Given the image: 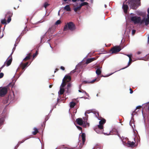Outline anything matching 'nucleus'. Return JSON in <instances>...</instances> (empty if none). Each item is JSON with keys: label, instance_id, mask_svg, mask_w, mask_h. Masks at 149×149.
<instances>
[{"label": "nucleus", "instance_id": "1", "mask_svg": "<svg viewBox=\"0 0 149 149\" xmlns=\"http://www.w3.org/2000/svg\"><path fill=\"white\" fill-rule=\"evenodd\" d=\"M19 38H17L16 39V43L14 45L15 47H14L12 49V52L11 54L10 55V56L6 59V61L4 62V64L1 67V69H2L5 66H6L8 67L10 65L12 60V58L11 55L13 53L14 50L15 49V47L17 46V45H16V44H17L18 43H19Z\"/></svg>", "mask_w": 149, "mask_h": 149}, {"label": "nucleus", "instance_id": "2", "mask_svg": "<svg viewBox=\"0 0 149 149\" xmlns=\"http://www.w3.org/2000/svg\"><path fill=\"white\" fill-rule=\"evenodd\" d=\"M127 3L130 8L134 9H136L141 3L140 0H129Z\"/></svg>", "mask_w": 149, "mask_h": 149}, {"label": "nucleus", "instance_id": "3", "mask_svg": "<svg viewBox=\"0 0 149 149\" xmlns=\"http://www.w3.org/2000/svg\"><path fill=\"white\" fill-rule=\"evenodd\" d=\"M76 29V26L74 23L72 22H70L65 24L64 26L63 31H66L70 30L71 31H74Z\"/></svg>", "mask_w": 149, "mask_h": 149}, {"label": "nucleus", "instance_id": "4", "mask_svg": "<svg viewBox=\"0 0 149 149\" xmlns=\"http://www.w3.org/2000/svg\"><path fill=\"white\" fill-rule=\"evenodd\" d=\"M98 119L100 120L99 121L97 128L95 129V131L98 134H102L103 132V125L105 123V120L104 119L101 120L99 118H98Z\"/></svg>", "mask_w": 149, "mask_h": 149}, {"label": "nucleus", "instance_id": "5", "mask_svg": "<svg viewBox=\"0 0 149 149\" xmlns=\"http://www.w3.org/2000/svg\"><path fill=\"white\" fill-rule=\"evenodd\" d=\"M131 15H132L130 19L131 21L134 24L140 23L141 24V17L140 16H137L135 14L131 13Z\"/></svg>", "mask_w": 149, "mask_h": 149}, {"label": "nucleus", "instance_id": "6", "mask_svg": "<svg viewBox=\"0 0 149 149\" xmlns=\"http://www.w3.org/2000/svg\"><path fill=\"white\" fill-rule=\"evenodd\" d=\"M66 85V84L64 81V79H63L62 83L60 86V91L58 92V96L57 99V101L58 102V100H59L61 98V97L59 95L63 94L65 90L63 88Z\"/></svg>", "mask_w": 149, "mask_h": 149}, {"label": "nucleus", "instance_id": "7", "mask_svg": "<svg viewBox=\"0 0 149 149\" xmlns=\"http://www.w3.org/2000/svg\"><path fill=\"white\" fill-rule=\"evenodd\" d=\"M76 121L78 125H82L84 127H86L87 126H89L88 123H87L86 124L85 119H84V121L81 118H79L76 119Z\"/></svg>", "mask_w": 149, "mask_h": 149}, {"label": "nucleus", "instance_id": "8", "mask_svg": "<svg viewBox=\"0 0 149 149\" xmlns=\"http://www.w3.org/2000/svg\"><path fill=\"white\" fill-rule=\"evenodd\" d=\"M8 91L7 87H0V96H2L5 95Z\"/></svg>", "mask_w": 149, "mask_h": 149}, {"label": "nucleus", "instance_id": "9", "mask_svg": "<svg viewBox=\"0 0 149 149\" xmlns=\"http://www.w3.org/2000/svg\"><path fill=\"white\" fill-rule=\"evenodd\" d=\"M123 143L124 145L126 146L127 147H130L132 148L134 147L135 146V142L132 141L131 142L130 141H128L127 143L123 141Z\"/></svg>", "mask_w": 149, "mask_h": 149}, {"label": "nucleus", "instance_id": "10", "mask_svg": "<svg viewBox=\"0 0 149 149\" xmlns=\"http://www.w3.org/2000/svg\"><path fill=\"white\" fill-rule=\"evenodd\" d=\"M143 22L146 25H147L149 24V15L147 14V17L143 18L142 19H141V24H142Z\"/></svg>", "mask_w": 149, "mask_h": 149}, {"label": "nucleus", "instance_id": "11", "mask_svg": "<svg viewBox=\"0 0 149 149\" xmlns=\"http://www.w3.org/2000/svg\"><path fill=\"white\" fill-rule=\"evenodd\" d=\"M91 112L93 113L95 115V116L96 117V118H97L98 119L99 118H98V117L99 116L98 113L97 111H93L92 110H87L86 111L85 113V116L86 117L88 116V115H87L86 114H88Z\"/></svg>", "mask_w": 149, "mask_h": 149}, {"label": "nucleus", "instance_id": "12", "mask_svg": "<svg viewBox=\"0 0 149 149\" xmlns=\"http://www.w3.org/2000/svg\"><path fill=\"white\" fill-rule=\"evenodd\" d=\"M121 50V49L119 47H114L111 49L112 53H114L119 52Z\"/></svg>", "mask_w": 149, "mask_h": 149}, {"label": "nucleus", "instance_id": "13", "mask_svg": "<svg viewBox=\"0 0 149 149\" xmlns=\"http://www.w3.org/2000/svg\"><path fill=\"white\" fill-rule=\"evenodd\" d=\"M64 81L66 83V82H69L71 80V77L68 75H65L63 78Z\"/></svg>", "mask_w": 149, "mask_h": 149}, {"label": "nucleus", "instance_id": "14", "mask_svg": "<svg viewBox=\"0 0 149 149\" xmlns=\"http://www.w3.org/2000/svg\"><path fill=\"white\" fill-rule=\"evenodd\" d=\"M122 8L124 10V13H126L128 8V6L127 5L123 4L122 6Z\"/></svg>", "mask_w": 149, "mask_h": 149}, {"label": "nucleus", "instance_id": "15", "mask_svg": "<svg viewBox=\"0 0 149 149\" xmlns=\"http://www.w3.org/2000/svg\"><path fill=\"white\" fill-rule=\"evenodd\" d=\"M101 67H97V69L96 71V73L97 75H99L101 73Z\"/></svg>", "mask_w": 149, "mask_h": 149}, {"label": "nucleus", "instance_id": "16", "mask_svg": "<svg viewBox=\"0 0 149 149\" xmlns=\"http://www.w3.org/2000/svg\"><path fill=\"white\" fill-rule=\"evenodd\" d=\"M95 58H88L87 59L86 63V64H88L92 62L93 61L95 60Z\"/></svg>", "mask_w": 149, "mask_h": 149}, {"label": "nucleus", "instance_id": "17", "mask_svg": "<svg viewBox=\"0 0 149 149\" xmlns=\"http://www.w3.org/2000/svg\"><path fill=\"white\" fill-rule=\"evenodd\" d=\"M64 9L67 11H71V8L69 5H67L65 6Z\"/></svg>", "mask_w": 149, "mask_h": 149}, {"label": "nucleus", "instance_id": "18", "mask_svg": "<svg viewBox=\"0 0 149 149\" xmlns=\"http://www.w3.org/2000/svg\"><path fill=\"white\" fill-rule=\"evenodd\" d=\"M81 137H82V143L83 144H84L85 141L86 135L84 133H82L81 134Z\"/></svg>", "mask_w": 149, "mask_h": 149}, {"label": "nucleus", "instance_id": "19", "mask_svg": "<svg viewBox=\"0 0 149 149\" xmlns=\"http://www.w3.org/2000/svg\"><path fill=\"white\" fill-rule=\"evenodd\" d=\"M71 86V84L70 83H69L67 85V88H66L67 89V92L69 93L70 92V88Z\"/></svg>", "mask_w": 149, "mask_h": 149}, {"label": "nucleus", "instance_id": "20", "mask_svg": "<svg viewBox=\"0 0 149 149\" xmlns=\"http://www.w3.org/2000/svg\"><path fill=\"white\" fill-rule=\"evenodd\" d=\"M8 99H10L11 102L13 101L14 99V94L13 93V95H9L8 96Z\"/></svg>", "mask_w": 149, "mask_h": 149}, {"label": "nucleus", "instance_id": "21", "mask_svg": "<svg viewBox=\"0 0 149 149\" xmlns=\"http://www.w3.org/2000/svg\"><path fill=\"white\" fill-rule=\"evenodd\" d=\"M143 107H145L149 110V102L143 104Z\"/></svg>", "mask_w": 149, "mask_h": 149}, {"label": "nucleus", "instance_id": "22", "mask_svg": "<svg viewBox=\"0 0 149 149\" xmlns=\"http://www.w3.org/2000/svg\"><path fill=\"white\" fill-rule=\"evenodd\" d=\"M31 54H29L28 55L26 56L23 59L24 60L26 61L30 59Z\"/></svg>", "mask_w": 149, "mask_h": 149}, {"label": "nucleus", "instance_id": "23", "mask_svg": "<svg viewBox=\"0 0 149 149\" xmlns=\"http://www.w3.org/2000/svg\"><path fill=\"white\" fill-rule=\"evenodd\" d=\"M34 131L32 132V134L33 135H36L38 132V130L37 128L35 127L34 128Z\"/></svg>", "mask_w": 149, "mask_h": 149}, {"label": "nucleus", "instance_id": "24", "mask_svg": "<svg viewBox=\"0 0 149 149\" xmlns=\"http://www.w3.org/2000/svg\"><path fill=\"white\" fill-rule=\"evenodd\" d=\"M88 3L87 2H82V3H81L80 5V6L81 7L82 6H85V5H88Z\"/></svg>", "mask_w": 149, "mask_h": 149}, {"label": "nucleus", "instance_id": "25", "mask_svg": "<svg viewBox=\"0 0 149 149\" xmlns=\"http://www.w3.org/2000/svg\"><path fill=\"white\" fill-rule=\"evenodd\" d=\"M28 63V62H27L24 64H23V63L22 62L20 64V65L22 66L23 67H24V68H25L26 67H27V65Z\"/></svg>", "mask_w": 149, "mask_h": 149}, {"label": "nucleus", "instance_id": "26", "mask_svg": "<svg viewBox=\"0 0 149 149\" xmlns=\"http://www.w3.org/2000/svg\"><path fill=\"white\" fill-rule=\"evenodd\" d=\"M76 103L73 102H71L70 103V107L71 108H73L75 106Z\"/></svg>", "mask_w": 149, "mask_h": 149}, {"label": "nucleus", "instance_id": "27", "mask_svg": "<svg viewBox=\"0 0 149 149\" xmlns=\"http://www.w3.org/2000/svg\"><path fill=\"white\" fill-rule=\"evenodd\" d=\"M81 8V7L80 6V5H79V6L74 8V10L75 12H76L78 10H80Z\"/></svg>", "mask_w": 149, "mask_h": 149}, {"label": "nucleus", "instance_id": "28", "mask_svg": "<svg viewBox=\"0 0 149 149\" xmlns=\"http://www.w3.org/2000/svg\"><path fill=\"white\" fill-rule=\"evenodd\" d=\"M1 22L3 24H6V20L5 18L1 20Z\"/></svg>", "mask_w": 149, "mask_h": 149}, {"label": "nucleus", "instance_id": "29", "mask_svg": "<svg viewBox=\"0 0 149 149\" xmlns=\"http://www.w3.org/2000/svg\"><path fill=\"white\" fill-rule=\"evenodd\" d=\"M61 23V21L60 20H57L55 23V25H58L60 24Z\"/></svg>", "mask_w": 149, "mask_h": 149}, {"label": "nucleus", "instance_id": "30", "mask_svg": "<svg viewBox=\"0 0 149 149\" xmlns=\"http://www.w3.org/2000/svg\"><path fill=\"white\" fill-rule=\"evenodd\" d=\"M46 33H47V32L45 33L43 35H42V36H41V38H41V42H42V39L45 37V36L46 35Z\"/></svg>", "mask_w": 149, "mask_h": 149}, {"label": "nucleus", "instance_id": "31", "mask_svg": "<svg viewBox=\"0 0 149 149\" xmlns=\"http://www.w3.org/2000/svg\"><path fill=\"white\" fill-rule=\"evenodd\" d=\"M49 5V4L46 2L44 4V6L45 8H46Z\"/></svg>", "mask_w": 149, "mask_h": 149}, {"label": "nucleus", "instance_id": "32", "mask_svg": "<svg viewBox=\"0 0 149 149\" xmlns=\"http://www.w3.org/2000/svg\"><path fill=\"white\" fill-rule=\"evenodd\" d=\"M83 84H88L90 83V81H83Z\"/></svg>", "mask_w": 149, "mask_h": 149}, {"label": "nucleus", "instance_id": "33", "mask_svg": "<svg viewBox=\"0 0 149 149\" xmlns=\"http://www.w3.org/2000/svg\"><path fill=\"white\" fill-rule=\"evenodd\" d=\"M11 18L10 17H9L7 20V22L8 23H9L11 21Z\"/></svg>", "mask_w": 149, "mask_h": 149}, {"label": "nucleus", "instance_id": "34", "mask_svg": "<svg viewBox=\"0 0 149 149\" xmlns=\"http://www.w3.org/2000/svg\"><path fill=\"white\" fill-rule=\"evenodd\" d=\"M88 116H87V117L86 116V117L83 118V119H84H84H85V120L86 121V123H87V121L88 119Z\"/></svg>", "mask_w": 149, "mask_h": 149}, {"label": "nucleus", "instance_id": "35", "mask_svg": "<svg viewBox=\"0 0 149 149\" xmlns=\"http://www.w3.org/2000/svg\"><path fill=\"white\" fill-rule=\"evenodd\" d=\"M3 76V74L1 72L0 73V78H2Z\"/></svg>", "mask_w": 149, "mask_h": 149}, {"label": "nucleus", "instance_id": "36", "mask_svg": "<svg viewBox=\"0 0 149 149\" xmlns=\"http://www.w3.org/2000/svg\"><path fill=\"white\" fill-rule=\"evenodd\" d=\"M37 51H36V53L35 54H34L33 55V58H34V57H35L37 55Z\"/></svg>", "mask_w": 149, "mask_h": 149}, {"label": "nucleus", "instance_id": "37", "mask_svg": "<svg viewBox=\"0 0 149 149\" xmlns=\"http://www.w3.org/2000/svg\"><path fill=\"white\" fill-rule=\"evenodd\" d=\"M114 72H113V73H111V74H108L107 75H106V76H103V77H108V76H110V75H111V74H113V73H114Z\"/></svg>", "mask_w": 149, "mask_h": 149}, {"label": "nucleus", "instance_id": "38", "mask_svg": "<svg viewBox=\"0 0 149 149\" xmlns=\"http://www.w3.org/2000/svg\"><path fill=\"white\" fill-rule=\"evenodd\" d=\"M27 139H25V140H22L21 141L19 142H18V143H19V144H20V143H23V142H24V141H25V140H26Z\"/></svg>", "mask_w": 149, "mask_h": 149}, {"label": "nucleus", "instance_id": "39", "mask_svg": "<svg viewBox=\"0 0 149 149\" xmlns=\"http://www.w3.org/2000/svg\"><path fill=\"white\" fill-rule=\"evenodd\" d=\"M50 39L48 40L47 41V42L49 44L50 47H51V48H52V47L51 46L50 43L49 42H50Z\"/></svg>", "mask_w": 149, "mask_h": 149}, {"label": "nucleus", "instance_id": "40", "mask_svg": "<svg viewBox=\"0 0 149 149\" xmlns=\"http://www.w3.org/2000/svg\"><path fill=\"white\" fill-rule=\"evenodd\" d=\"M83 92L84 93H85L86 95L89 97V95L87 93H86L85 91H83Z\"/></svg>", "mask_w": 149, "mask_h": 149}, {"label": "nucleus", "instance_id": "41", "mask_svg": "<svg viewBox=\"0 0 149 149\" xmlns=\"http://www.w3.org/2000/svg\"><path fill=\"white\" fill-rule=\"evenodd\" d=\"M125 55L128 56L129 58L131 57L132 54H125Z\"/></svg>", "mask_w": 149, "mask_h": 149}, {"label": "nucleus", "instance_id": "42", "mask_svg": "<svg viewBox=\"0 0 149 149\" xmlns=\"http://www.w3.org/2000/svg\"><path fill=\"white\" fill-rule=\"evenodd\" d=\"M77 127V128L78 129H79V130H81V129H82V128L81 127L79 126H76Z\"/></svg>", "mask_w": 149, "mask_h": 149}, {"label": "nucleus", "instance_id": "43", "mask_svg": "<svg viewBox=\"0 0 149 149\" xmlns=\"http://www.w3.org/2000/svg\"><path fill=\"white\" fill-rule=\"evenodd\" d=\"M130 94H132L133 93V91L132 90V89L131 88H130Z\"/></svg>", "mask_w": 149, "mask_h": 149}, {"label": "nucleus", "instance_id": "44", "mask_svg": "<svg viewBox=\"0 0 149 149\" xmlns=\"http://www.w3.org/2000/svg\"><path fill=\"white\" fill-rule=\"evenodd\" d=\"M135 32H136V31L135 30H132V33L133 34H134L135 33Z\"/></svg>", "mask_w": 149, "mask_h": 149}, {"label": "nucleus", "instance_id": "45", "mask_svg": "<svg viewBox=\"0 0 149 149\" xmlns=\"http://www.w3.org/2000/svg\"><path fill=\"white\" fill-rule=\"evenodd\" d=\"M51 29H52V28H49V29H48L47 31V32H51Z\"/></svg>", "mask_w": 149, "mask_h": 149}, {"label": "nucleus", "instance_id": "46", "mask_svg": "<svg viewBox=\"0 0 149 149\" xmlns=\"http://www.w3.org/2000/svg\"><path fill=\"white\" fill-rule=\"evenodd\" d=\"M141 53V52L140 51H138L137 52L136 54H137L138 55H139Z\"/></svg>", "mask_w": 149, "mask_h": 149}, {"label": "nucleus", "instance_id": "47", "mask_svg": "<svg viewBox=\"0 0 149 149\" xmlns=\"http://www.w3.org/2000/svg\"><path fill=\"white\" fill-rule=\"evenodd\" d=\"M96 80V79H95L91 81H90V83H93V82H94Z\"/></svg>", "mask_w": 149, "mask_h": 149}, {"label": "nucleus", "instance_id": "48", "mask_svg": "<svg viewBox=\"0 0 149 149\" xmlns=\"http://www.w3.org/2000/svg\"><path fill=\"white\" fill-rule=\"evenodd\" d=\"M60 68L63 70H65L64 67L63 66H61L60 67Z\"/></svg>", "mask_w": 149, "mask_h": 149}, {"label": "nucleus", "instance_id": "49", "mask_svg": "<svg viewBox=\"0 0 149 149\" xmlns=\"http://www.w3.org/2000/svg\"><path fill=\"white\" fill-rule=\"evenodd\" d=\"M130 63H131L130 61H129V62H128V65H127V66L125 68L128 67L129 66V65H130Z\"/></svg>", "mask_w": 149, "mask_h": 149}, {"label": "nucleus", "instance_id": "50", "mask_svg": "<svg viewBox=\"0 0 149 149\" xmlns=\"http://www.w3.org/2000/svg\"><path fill=\"white\" fill-rule=\"evenodd\" d=\"M141 107V106H137L136 107V110L137 109H139V108H140Z\"/></svg>", "mask_w": 149, "mask_h": 149}, {"label": "nucleus", "instance_id": "51", "mask_svg": "<svg viewBox=\"0 0 149 149\" xmlns=\"http://www.w3.org/2000/svg\"><path fill=\"white\" fill-rule=\"evenodd\" d=\"M130 125L132 127H133V125H132V124H133V125H134V124L133 123H131V121H130Z\"/></svg>", "mask_w": 149, "mask_h": 149}, {"label": "nucleus", "instance_id": "52", "mask_svg": "<svg viewBox=\"0 0 149 149\" xmlns=\"http://www.w3.org/2000/svg\"><path fill=\"white\" fill-rule=\"evenodd\" d=\"M75 72V70H72L71 72V73H74V72Z\"/></svg>", "mask_w": 149, "mask_h": 149}, {"label": "nucleus", "instance_id": "53", "mask_svg": "<svg viewBox=\"0 0 149 149\" xmlns=\"http://www.w3.org/2000/svg\"><path fill=\"white\" fill-rule=\"evenodd\" d=\"M83 90H82V91H81V90H79L78 91H79V92L83 93Z\"/></svg>", "mask_w": 149, "mask_h": 149}, {"label": "nucleus", "instance_id": "54", "mask_svg": "<svg viewBox=\"0 0 149 149\" xmlns=\"http://www.w3.org/2000/svg\"><path fill=\"white\" fill-rule=\"evenodd\" d=\"M135 114V112L134 111L132 113V116H133V115Z\"/></svg>", "mask_w": 149, "mask_h": 149}, {"label": "nucleus", "instance_id": "55", "mask_svg": "<svg viewBox=\"0 0 149 149\" xmlns=\"http://www.w3.org/2000/svg\"><path fill=\"white\" fill-rule=\"evenodd\" d=\"M129 61H130L131 62V61H132L131 57L129 58Z\"/></svg>", "mask_w": 149, "mask_h": 149}, {"label": "nucleus", "instance_id": "56", "mask_svg": "<svg viewBox=\"0 0 149 149\" xmlns=\"http://www.w3.org/2000/svg\"><path fill=\"white\" fill-rule=\"evenodd\" d=\"M58 69L57 68L54 71V73L56 72L57 71H58Z\"/></svg>", "mask_w": 149, "mask_h": 149}, {"label": "nucleus", "instance_id": "57", "mask_svg": "<svg viewBox=\"0 0 149 149\" xmlns=\"http://www.w3.org/2000/svg\"><path fill=\"white\" fill-rule=\"evenodd\" d=\"M147 12H148V14L149 15V8L148 9Z\"/></svg>", "mask_w": 149, "mask_h": 149}, {"label": "nucleus", "instance_id": "58", "mask_svg": "<svg viewBox=\"0 0 149 149\" xmlns=\"http://www.w3.org/2000/svg\"><path fill=\"white\" fill-rule=\"evenodd\" d=\"M147 43L148 44H149V38H148Z\"/></svg>", "mask_w": 149, "mask_h": 149}, {"label": "nucleus", "instance_id": "59", "mask_svg": "<svg viewBox=\"0 0 149 149\" xmlns=\"http://www.w3.org/2000/svg\"><path fill=\"white\" fill-rule=\"evenodd\" d=\"M21 67H22V69L23 70L25 68H24V67H23L21 65Z\"/></svg>", "mask_w": 149, "mask_h": 149}, {"label": "nucleus", "instance_id": "60", "mask_svg": "<svg viewBox=\"0 0 149 149\" xmlns=\"http://www.w3.org/2000/svg\"><path fill=\"white\" fill-rule=\"evenodd\" d=\"M81 85H81H81H79V89H81Z\"/></svg>", "mask_w": 149, "mask_h": 149}, {"label": "nucleus", "instance_id": "61", "mask_svg": "<svg viewBox=\"0 0 149 149\" xmlns=\"http://www.w3.org/2000/svg\"><path fill=\"white\" fill-rule=\"evenodd\" d=\"M77 0H72L73 2H75Z\"/></svg>", "mask_w": 149, "mask_h": 149}, {"label": "nucleus", "instance_id": "62", "mask_svg": "<svg viewBox=\"0 0 149 149\" xmlns=\"http://www.w3.org/2000/svg\"><path fill=\"white\" fill-rule=\"evenodd\" d=\"M52 87V85H50L49 86V87L50 88H51Z\"/></svg>", "mask_w": 149, "mask_h": 149}, {"label": "nucleus", "instance_id": "63", "mask_svg": "<svg viewBox=\"0 0 149 149\" xmlns=\"http://www.w3.org/2000/svg\"><path fill=\"white\" fill-rule=\"evenodd\" d=\"M142 59V58H138L137 60L138 59V60H141Z\"/></svg>", "mask_w": 149, "mask_h": 149}, {"label": "nucleus", "instance_id": "64", "mask_svg": "<svg viewBox=\"0 0 149 149\" xmlns=\"http://www.w3.org/2000/svg\"><path fill=\"white\" fill-rule=\"evenodd\" d=\"M104 7L105 8H106L107 7V5H104Z\"/></svg>", "mask_w": 149, "mask_h": 149}]
</instances>
